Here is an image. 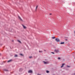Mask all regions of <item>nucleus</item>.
I'll return each mask as SVG.
<instances>
[{"mask_svg":"<svg viewBox=\"0 0 75 75\" xmlns=\"http://www.w3.org/2000/svg\"><path fill=\"white\" fill-rule=\"evenodd\" d=\"M55 52L56 53H58V52H59V50L58 49H55Z\"/></svg>","mask_w":75,"mask_h":75,"instance_id":"nucleus-1","label":"nucleus"},{"mask_svg":"<svg viewBox=\"0 0 75 75\" xmlns=\"http://www.w3.org/2000/svg\"><path fill=\"white\" fill-rule=\"evenodd\" d=\"M55 40L57 42H59L60 41V40L59 38H56Z\"/></svg>","mask_w":75,"mask_h":75,"instance_id":"nucleus-2","label":"nucleus"},{"mask_svg":"<svg viewBox=\"0 0 75 75\" xmlns=\"http://www.w3.org/2000/svg\"><path fill=\"white\" fill-rule=\"evenodd\" d=\"M28 73H33V71L31 70H29L28 71Z\"/></svg>","mask_w":75,"mask_h":75,"instance_id":"nucleus-3","label":"nucleus"},{"mask_svg":"<svg viewBox=\"0 0 75 75\" xmlns=\"http://www.w3.org/2000/svg\"><path fill=\"white\" fill-rule=\"evenodd\" d=\"M22 26H23V28H24L25 29V28H26V27L24 26V25H22Z\"/></svg>","mask_w":75,"mask_h":75,"instance_id":"nucleus-4","label":"nucleus"},{"mask_svg":"<svg viewBox=\"0 0 75 75\" xmlns=\"http://www.w3.org/2000/svg\"><path fill=\"white\" fill-rule=\"evenodd\" d=\"M65 44V42H61L60 43V44Z\"/></svg>","mask_w":75,"mask_h":75,"instance_id":"nucleus-5","label":"nucleus"},{"mask_svg":"<svg viewBox=\"0 0 75 75\" xmlns=\"http://www.w3.org/2000/svg\"><path fill=\"white\" fill-rule=\"evenodd\" d=\"M18 17H19V19H20V20L21 21H22V19H21V18H20V16H18Z\"/></svg>","mask_w":75,"mask_h":75,"instance_id":"nucleus-6","label":"nucleus"},{"mask_svg":"<svg viewBox=\"0 0 75 75\" xmlns=\"http://www.w3.org/2000/svg\"><path fill=\"white\" fill-rule=\"evenodd\" d=\"M18 57V55L17 54H15L14 55V57Z\"/></svg>","mask_w":75,"mask_h":75,"instance_id":"nucleus-7","label":"nucleus"},{"mask_svg":"<svg viewBox=\"0 0 75 75\" xmlns=\"http://www.w3.org/2000/svg\"><path fill=\"white\" fill-rule=\"evenodd\" d=\"M38 8V6H37L36 7V8L35 9V11H36L37 10V9Z\"/></svg>","mask_w":75,"mask_h":75,"instance_id":"nucleus-8","label":"nucleus"},{"mask_svg":"<svg viewBox=\"0 0 75 75\" xmlns=\"http://www.w3.org/2000/svg\"><path fill=\"white\" fill-rule=\"evenodd\" d=\"M11 61H12L11 60H8V62H11Z\"/></svg>","mask_w":75,"mask_h":75,"instance_id":"nucleus-9","label":"nucleus"},{"mask_svg":"<svg viewBox=\"0 0 75 75\" xmlns=\"http://www.w3.org/2000/svg\"><path fill=\"white\" fill-rule=\"evenodd\" d=\"M43 62L45 64H47V62H46L43 61Z\"/></svg>","mask_w":75,"mask_h":75,"instance_id":"nucleus-10","label":"nucleus"},{"mask_svg":"<svg viewBox=\"0 0 75 75\" xmlns=\"http://www.w3.org/2000/svg\"><path fill=\"white\" fill-rule=\"evenodd\" d=\"M18 42H19V43H21V42L20 40H18Z\"/></svg>","mask_w":75,"mask_h":75,"instance_id":"nucleus-11","label":"nucleus"},{"mask_svg":"<svg viewBox=\"0 0 75 75\" xmlns=\"http://www.w3.org/2000/svg\"><path fill=\"white\" fill-rule=\"evenodd\" d=\"M4 71H6V72L8 71V70H7V69H5L4 70Z\"/></svg>","mask_w":75,"mask_h":75,"instance_id":"nucleus-12","label":"nucleus"},{"mask_svg":"<svg viewBox=\"0 0 75 75\" xmlns=\"http://www.w3.org/2000/svg\"><path fill=\"white\" fill-rule=\"evenodd\" d=\"M46 72H47V73H49V72H50V71H49L47 70V71H46Z\"/></svg>","mask_w":75,"mask_h":75,"instance_id":"nucleus-13","label":"nucleus"},{"mask_svg":"<svg viewBox=\"0 0 75 75\" xmlns=\"http://www.w3.org/2000/svg\"><path fill=\"white\" fill-rule=\"evenodd\" d=\"M52 39H54V38H55V37H52Z\"/></svg>","mask_w":75,"mask_h":75,"instance_id":"nucleus-14","label":"nucleus"},{"mask_svg":"<svg viewBox=\"0 0 75 75\" xmlns=\"http://www.w3.org/2000/svg\"><path fill=\"white\" fill-rule=\"evenodd\" d=\"M46 64H49V62H46Z\"/></svg>","mask_w":75,"mask_h":75,"instance_id":"nucleus-15","label":"nucleus"},{"mask_svg":"<svg viewBox=\"0 0 75 75\" xmlns=\"http://www.w3.org/2000/svg\"><path fill=\"white\" fill-rule=\"evenodd\" d=\"M39 52H42V51H39Z\"/></svg>","mask_w":75,"mask_h":75,"instance_id":"nucleus-16","label":"nucleus"},{"mask_svg":"<svg viewBox=\"0 0 75 75\" xmlns=\"http://www.w3.org/2000/svg\"><path fill=\"white\" fill-rule=\"evenodd\" d=\"M51 53H52V54H55V53L54 52H52Z\"/></svg>","mask_w":75,"mask_h":75,"instance_id":"nucleus-17","label":"nucleus"},{"mask_svg":"<svg viewBox=\"0 0 75 75\" xmlns=\"http://www.w3.org/2000/svg\"><path fill=\"white\" fill-rule=\"evenodd\" d=\"M63 67L64 66L62 65V66H61V68H62V67Z\"/></svg>","mask_w":75,"mask_h":75,"instance_id":"nucleus-18","label":"nucleus"},{"mask_svg":"<svg viewBox=\"0 0 75 75\" xmlns=\"http://www.w3.org/2000/svg\"><path fill=\"white\" fill-rule=\"evenodd\" d=\"M58 59H61V58H60V57H58Z\"/></svg>","mask_w":75,"mask_h":75,"instance_id":"nucleus-19","label":"nucleus"},{"mask_svg":"<svg viewBox=\"0 0 75 75\" xmlns=\"http://www.w3.org/2000/svg\"><path fill=\"white\" fill-rule=\"evenodd\" d=\"M64 64H63L62 65L63 66H64Z\"/></svg>","mask_w":75,"mask_h":75,"instance_id":"nucleus-20","label":"nucleus"},{"mask_svg":"<svg viewBox=\"0 0 75 75\" xmlns=\"http://www.w3.org/2000/svg\"><path fill=\"white\" fill-rule=\"evenodd\" d=\"M37 75H41V74H37Z\"/></svg>","mask_w":75,"mask_h":75,"instance_id":"nucleus-21","label":"nucleus"},{"mask_svg":"<svg viewBox=\"0 0 75 75\" xmlns=\"http://www.w3.org/2000/svg\"><path fill=\"white\" fill-rule=\"evenodd\" d=\"M20 55H22L23 56V54H20Z\"/></svg>","mask_w":75,"mask_h":75,"instance_id":"nucleus-22","label":"nucleus"},{"mask_svg":"<svg viewBox=\"0 0 75 75\" xmlns=\"http://www.w3.org/2000/svg\"><path fill=\"white\" fill-rule=\"evenodd\" d=\"M31 57H29V58H31Z\"/></svg>","mask_w":75,"mask_h":75,"instance_id":"nucleus-23","label":"nucleus"},{"mask_svg":"<svg viewBox=\"0 0 75 75\" xmlns=\"http://www.w3.org/2000/svg\"><path fill=\"white\" fill-rule=\"evenodd\" d=\"M67 67H70V66H67Z\"/></svg>","mask_w":75,"mask_h":75,"instance_id":"nucleus-24","label":"nucleus"},{"mask_svg":"<svg viewBox=\"0 0 75 75\" xmlns=\"http://www.w3.org/2000/svg\"><path fill=\"white\" fill-rule=\"evenodd\" d=\"M50 15H52V13H50Z\"/></svg>","mask_w":75,"mask_h":75,"instance_id":"nucleus-25","label":"nucleus"},{"mask_svg":"<svg viewBox=\"0 0 75 75\" xmlns=\"http://www.w3.org/2000/svg\"><path fill=\"white\" fill-rule=\"evenodd\" d=\"M44 51L46 52V50H44Z\"/></svg>","mask_w":75,"mask_h":75,"instance_id":"nucleus-26","label":"nucleus"},{"mask_svg":"<svg viewBox=\"0 0 75 75\" xmlns=\"http://www.w3.org/2000/svg\"><path fill=\"white\" fill-rule=\"evenodd\" d=\"M48 60H47V59H45V61H47Z\"/></svg>","mask_w":75,"mask_h":75,"instance_id":"nucleus-27","label":"nucleus"},{"mask_svg":"<svg viewBox=\"0 0 75 75\" xmlns=\"http://www.w3.org/2000/svg\"><path fill=\"white\" fill-rule=\"evenodd\" d=\"M65 40H66V41H67V39H66Z\"/></svg>","mask_w":75,"mask_h":75,"instance_id":"nucleus-28","label":"nucleus"},{"mask_svg":"<svg viewBox=\"0 0 75 75\" xmlns=\"http://www.w3.org/2000/svg\"><path fill=\"white\" fill-rule=\"evenodd\" d=\"M74 75H75V74H74Z\"/></svg>","mask_w":75,"mask_h":75,"instance_id":"nucleus-29","label":"nucleus"}]
</instances>
